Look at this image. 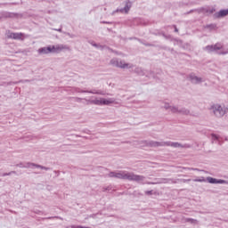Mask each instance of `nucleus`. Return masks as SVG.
Returning <instances> with one entry per match:
<instances>
[{
	"instance_id": "1",
	"label": "nucleus",
	"mask_w": 228,
	"mask_h": 228,
	"mask_svg": "<svg viewBox=\"0 0 228 228\" xmlns=\"http://www.w3.org/2000/svg\"><path fill=\"white\" fill-rule=\"evenodd\" d=\"M109 177H116V179H124L126 181H135V183H143L145 176L140 175H134L127 171H116L109 173Z\"/></svg>"
},
{
	"instance_id": "2",
	"label": "nucleus",
	"mask_w": 228,
	"mask_h": 228,
	"mask_svg": "<svg viewBox=\"0 0 228 228\" xmlns=\"http://www.w3.org/2000/svg\"><path fill=\"white\" fill-rule=\"evenodd\" d=\"M87 104H94V106H110V104H117L114 98L105 99L102 97L93 96L91 99H85Z\"/></svg>"
},
{
	"instance_id": "3",
	"label": "nucleus",
	"mask_w": 228,
	"mask_h": 228,
	"mask_svg": "<svg viewBox=\"0 0 228 228\" xmlns=\"http://www.w3.org/2000/svg\"><path fill=\"white\" fill-rule=\"evenodd\" d=\"M166 111L170 110L172 113L175 115H191V112L184 108V107H177L170 105L168 102H164V105L162 107Z\"/></svg>"
},
{
	"instance_id": "4",
	"label": "nucleus",
	"mask_w": 228,
	"mask_h": 228,
	"mask_svg": "<svg viewBox=\"0 0 228 228\" xmlns=\"http://www.w3.org/2000/svg\"><path fill=\"white\" fill-rule=\"evenodd\" d=\"M210 110L217 118H222L228 111V108L224 104L214 103L210 106Z\"/></svg>"
},
{
	"instance_id": "5",
	"label": "nucleus",
	"mask_w": 228,
	"mask_h": 228,
	"mask_svg": "<svg viewBox=\"0 0 228 228\" xmlns=\"http://www.w3.org/2000/svg\"><path fill=\"white\" fill-rule=\"evenodd\" d=\"M110 65L112 67H116L117 69H133L134 65L129 62H126V61L119 59V58H113L110 61Z\"/></svg>"
},
{
	"instance_id": "6",
	"label": "nucleus",
	"mask_w": 228,
	"mask_h": 228,
	"mask_svg": "<svg viewBox=\"0 0 228 228\" xmlns=\"http://www.w3.org/2000/svg\"><path fill=\"white\" fill-rule=\"evenodd\" d=\"M206 180L210 184H228V181L225 180H218L216 178H213L211 176L207 177V179L204 176H201L199 179H194V183H206Z\"/></svg>"
},
{
	"instance_id": "7",
	"label": "nucleus",
	"mask_w": 228,
	"mask_h": 228,
	"mask_svg": "<svg viewBox=\"0 0 228 228\" xmlns=\"http://www.w3.org/2000/svg\"><path fill=\"white\" fill-rule=\"evenodd\" d=\"M205 51L208 53H217V54H228V49H224V46L220 44H216L215 45H208L205 47Z\"/></svg>"
},
{
	"instance_id": "8",
	"label": "nucleus",
	"mask_w": 228,
	"mask_h": 228,
	"mask_svg": "<svg viewBox=\"0 0 228 228\" xmlns=\"http://www.w3.org/2000/svg\"><path fill=\"white\" fill-rule=\"evenodd\" d=\"M53 53H60L61 51H70V46L67 45H51Z\"/></svg>"
},
{
	"instance_id": "9",
	"label": "nucleus",
	"mask_w": 228,
	"mask_h": 228,
	"mask_svg": "<svg viewBox=\"0 0 228 228\" xmlns=\"http://www.w3.org/2000/svg\"><path fill=\"white\" fill-rule=\"evenodd\" d=\"M131 6H133V4L131 3V1L126 0L125 2V7L121 8V9H117L116 11L112 12V15H115V13H129V10H131Z\"/></svg>"
},
{
	"instance_id": "10",
	"label": "nucleus",
	"mask_w": 228,
	"mask_h": 228,
	"mask_svg": "<svg viewBox=\"0 0 228 228\" xmlns=\"http://www.w3.org/2000/svg\"><path fill=\"white\" fill-rule=\"evenodd\" d=\"M17 167H19V168H31V167H36V168H41V170H49V167H45L44 166L31 162H28L27 164L20 163L17 165Z\"/></svg>"
},
{
	"instance_id": "11",
	"label": "nucleus",
	"mask_w": 228,
	"mask_h": 228,
	"mask_svg": "<svg viewBox=\"0 0 228 228\" xmlns=\"http://www.w3.org/2000/svg\"><path fill=\"white\" fill-rule=\"evenodd\" d=\"M141 147H160V142L156 141H140Z\"/></svg>"
},
{
	"instance_id": "12",
	"label": "nucleus",
	"mask_w": 228,
	"mask_h": 228,
	"mask_svg": "<svg viewBox=\"0 0 228 228\" xmlns=\"http://www.w3.org/2000/svg\"><path fill=\"white\" fill-rule=\"evenodd\" d=\"M6 37L7 38H12L13 40H22V37H24V34L7 31Z\"/></svg>"
},
{
	"instance_id": "13",
	"label": "nucleus",
	"mask_w": 228,
	"mask_h": 228,
	"mask_svg": "<svg viewBox=\"0 0 228 228\" xmlns=\"http://www.w3.org/2000/svg\"><path fill=\"white\" fill-rule=\"evenodd\" d=\"M75 92H77L78 94H94V95H105L103 91H96V90L84 91L79 88H76Z\"/></svg>"
},
{
	"instance_id": "14",
	"label": "nucleus",
	"mask_w": 228,
	"mask_h": 228,
	"mask_svg": "<svg viewBox=\"0 0 228 228\" xmlns=\"http://www.w3.org/2000/svg\"><path fill=\"white\" fill-rule=\"evenodd\" d=\"M189 79L193 85H200V83H202V77H197L195 74L191 73L189 76Z\"/></svg>"
},
{
	"instance_id": "15",
	"label": "nucleus",
	"mask_w": 228,
	"mask_h": 228,
	"mask_svg": "<svg viewBox=\"0 0 228 228\" xmlns=\"http://www.w3.org/2000/svg\"><path fill=\"white\" fill-rule=\"evenodd\" d=\"M37 53L38 54H49L52 52V48H51V45L47 46V47H42V48H39L37 50Z\"/></svg>"
},
{
	"instance_id": "16",
	"label": "nucleus",
	"mask_w": 228,
	"mask_h": 228,
	"mask_svg": "<svg viewBox=\"0 0 228 228\" xmlns=\"http://www.w3.org/2000/svg\"><path fill=\"white\" fill-rule=\"evenodd\" d=\"M228 15V9L221 10L217 12V17H227Z\"/></svg>"
},
{
	"instance_id": "17",
	"label": "nucleus",
	"mask_w": 228,
	"mask_h": 228,
	"mask_svg": "<svg viewBox=\"0 0 228 228\" xmlns=\"http://www.w3.org/2000/svg\"><path fill=\"white\" fill-rule=\"evenodd\" d=\"M171 147H174V149H183L184 145L179 142H171Z\"/></svg>"
},
{
	"instance_id": "18",
	"label": "nucleus",
	"mask_w": 228,
	"mask_h": 228,
	"mask_svg": "<svg viewBox=\"0 0 228 228\" xmlns=\"http://www.w3.org/2000/svg\"><path fill=\"white\" fill-rule=\"evenodd\" d=\"M172 142L167 141V142H160V147H171Z\"/></svg>"
},
{
	"instance_id": "19",
	"label": "nucleus",
	"mask_w": 228,
	"mask_h": 228,
	"mask_svg": "<svg viewBox=\"0 0 228 228\" xmlns=\"http://www.w3.org/2000/svg\"><path fill=\"white\" fill-rule=\"evenodd\" d=\"M185 222H190V224H198L197 220L191 218L185 219Z\"/></svg>"
},
{
	"instance_id": "20",
	"label": "nucleus",
	"mask_w": 228,
	"mask_h": 228,
	"mask_svg": "<svg viewBox=\"0 0 228 228\" xmlns=\"http://www.w3.org/2000/svg\"><path fill=\"white\" fill-rule=\"evenodd\" d=\"M12 174H17L15 171H11L9 173H4L3 177H6V175H12Z\"/></svg>"
},
{
	"instance_id": "21",
	"label": "nucleus",
	"mask_w": 228,
	"mask_h": 228,
	"mask_svg": "<svg viewBox=\"0 0 228 228\" xmlns=\"http://www.w3.org/2000/svg\"><path fill=\"white\" fill-rule=\"evenodd\" d=\"M183 170H194L196 172H199V168H193V167H183Z\"/></svg>"
},
{
	"instance_id": "22",
	"label": "nucleus",
	"mask_w": 228,
	"mask_h": 228,
	"mask_svg": "<svg viewBox=\"0 0 228 228\" xmlns=\"http://www.w3.org/2000/svg\"><path fill=\"white\" fill-rule=\"evenodd\" d=\"M135 72H137V74H140V72H142V69L141 68H136Z\"/></svg>"
},
{
	"instance_id": "23",
	"label": "nucleus",
	"mask_w": 228,
	"mask_h": 228,
	"mask_svg": "<svg viewBox=\"0 0 228 228\" xmlns=\"http://www.w3.org/2000/svg\"><path fill=\"white\" fill-rule=\"evenodd\" d=\"M212 138H214V140H218V136L216 134H212Z\"/></svg>"
},
{
	"instance_id": "24",
	"label": "nucleus",
	"mask_w": 228,
	"mask_h": 228,
	"mask_svg": "<svg viewBox=\"0 0 228 228\" xmlns=\"http://www.w3.org/2000/svg\"><path fill=\"white\" fill-rule=\"evenodd\" d=\"M146 195H152V191H147Z\"/></svg>"
},
{
	"instance_id": "25",
	"label": "nucleus",
	"mask_w": 228,
	"mask_h": 228,
	"mask_svg": "<svg viewBox=\"0 0 228 228\" xmlns=\"http://www.w3.org/2000/svg\"><path fill=\"white\" fill-rule=\"evenodd\" d=\"M190 181H191V179H187V180H186V179H183V183H188V182H190Z\"/></svg>"
},
{
	"instance_id": "26",
	"label": "nucleus",
	"mask_w": 228,
	"mask_h": 228,
	"mask_svg": "<svg viewBox=\"0 0 228 228\" xmlns=\"http://www.w3.org/2000/svg\"><path fill=\"white\" fill-rule=\"evenodd\" d=\"M56 31H59V33H61V28L55 29Z\"/></svg>"
},
{
	"instance_id": "27",
	"label": "nucleus",
	"mask_w": 228,
	"mask_h": 228,
	"mask_svg": "<svg viewBox=\"0 0 228 228\" xmlns=\"http://www.w3.org/2000/svg\"><path fill=\"white\" fill-rule=\"evenodd\" d=\"M175 33L179 32V29H177V28H175Z\"/></svg>"
},
{
	"instance_id": "28",
	"label": "nucleus",
	"mask_w": 228,
	"mask_h": 228,
	"mask_svg": "<svg viewBox=\"0 0 228 228\" xmlns=\"http://www.w3.org/2000/svg\"><path fill=\"white\" fill-rule=\"evenodd\" d=\"M4 17H10V13H6Z\"/></svg>"
},
{
	"instance_id": "29",
	"label": "nucleus",
	"mask_w": 228,
	"mask_h": 228,
	"mask_svg": "<svg viewBox=\"0 0 228 228\" xmlns=\"http://www.w3.org/2000/svg\"><path fill=\"white\" fill-rule=\"evenodd\" d=\"M208 28H215V25L208 26Z\"/></svg>"
},
{
	"instance_id": "30",
	"label": "nucleus",
	"mask_w": 228,
	"mask_h": 228,
	"mask_svg": "<svg viewBox=\"0 0 228 228\" xmlns=\"http://www.w3.org/2000/svg\"><path fill=\"white\" fill-rule=\"evenodd\" d=\"M94 47H97V45L96 44H94V45H93Z\"/></svg>"
}]
</instances>
